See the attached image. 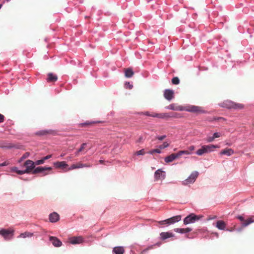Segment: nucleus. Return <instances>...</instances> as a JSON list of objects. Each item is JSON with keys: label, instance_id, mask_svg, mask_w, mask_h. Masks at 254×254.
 <instances>
[{"label": "nucleus", "instance_id": "f257e3e1", "mask_svg": "<svg viewBox=\"0 0 254 254\" xmlns=\"http://www.w3.org/2000/svg\"><path fill=\"white\" fill-rule=\"evenodd\" d=\"M220 106L228 109L242 110L245 108L243 104L227 100L219 104Z\"/></svg>", "mask_w": 254, "mask_h": 254}, {"label": "nucleus", "instance_id": "f03ea898", "mask_svg": "<svg viewBox=\"0 0 254 254\" xmlns=\"http://www.w3.org/2000/svg\"><path fill=\"white\" fill-rule=\"evenodd\" d=\"M219 146L217 145L209 144L206 145H203L201 148L199 149L196 152V154L199 156H202L205 153H208L214 151L215 148H219Z\"/></svg>", "mask_w": 254, "mask_h": 254}, {"label": "nucleus", "instance_id": "7ed1b4c3", "mask_svg": "<svg viewBox=\"0 0 254 254\" xmlns=\"http://www.w3.org/2000/svg\"><path fill=\"white\" fill-rule=\"evenodd\" d=\"M140 114L160 119H167L171 117V116H170L168 113H156L154 112L150 113L149 112H145L141 113Z\"/></svg>", "mask_w": 254, "mask_h": 254}, {"label": "nucleus", "instance_id": "20e7f679", "mask_svg": "<svg viewBox=\"0 0 254 254\" xmlns=\"http://www.w3.org/2000/svg\"><path fill=\"white\" fill-rule=\"evenodd\" d=\"M181 219V215H177L176 216L172 217L170 218L163 220L160 221L158 222L159 224L161 225H169L170 224H173L175 222H179Z\"/></svg>", "mask_w": 254, "mask_h": 254}, {"label": "nucleus", "instance_id": "39448f33", "mask_svg": "<svg viewBox=\"0 0 254 254\" xmlns=\"http://www.w3.org/2000/svg\"><path fill=\"white\" fill-rule=\"evenodd\" d=\"M202 217V216L201 215H196L193 213H191L190 215L187 216L184 220V223L185 225L188 224L189 223H194L195 221L199 220Z\"/></svg>", "mask_w": 254, "mask_h": 254}, {"label": "nucleus", "instance_id": "423d86ee", "mask_svg": "<svg viewBox=\"0 0 254 254\" xmlns=\"http://www.w3.org/2000/svg\"><path fill=\"white\" fill-rule=\"evenodd\" d=\"M198 175V173L197 172H193L188 179L183 182V185H188L193 183L195 182L196 179L197 178Z\"/></svg>", "mask_w": 254, "mask_h": 254}, {"label": "nucleus", "instance_id": "0eeeda50", "mask_svg": "<svg viewBox=\"0 0 254 254\" xmlns=\"http://www.w3.org/2000/svg\"><path fill=\"white\" fill-rule=\"evenodd\" d=\"M14 231L10 229H2L0 230V235L5 240L10 239L13 235Z\"/></svg>", "mask_w": 254, "mask_h": 254}, {"label": "nucleus", "instance_id": "6e6552de", "mask_svg": "<svg viewBox=\"0 0 254 254\" xmlns=\"http://www.w3.org/2000/svg\"><path fill=\"white\" fill-rule=\"evenodd\" d=\"M24 166L26 167L25 172L26 173H29L31 172L35 168L34 162L30 160H26L24 163Z\"/></svg>", "mask_w": 254, "mask_h": 254}, {"label": "nucleus", "instance_id": "1a4fd4ad", "mask_svg": "<svg viewBox=\"0 0 254 254\" xmlns=\"http://www.w3.org/2000/svg\"><path fill=\"white\" fill-rule=\"evenodd\" d=\"M186 111L195 113H204L205 111L198 106H190L187 107Z\"/></svg>", "mask_w": 254, "mask_h": 254}, {"label": "nucleus", "instance_id": "9d476101", "mask_svg": "<svg viewBox=\"0 0 254 254\" xmlns=\"http://www.w3.org/2000/svg\"><path fill=\"white\" fill-rule=\"evenodd\" d=\"M91 166L92 165L90 163L83 164L81 162H79L76 164H72L71 165V166L67 169V170H71L83 167H91Z\"/></svg>", "mask_w": 254, "mask_h": 254}, {"label": "nucleus", "instance_id": "9b49d317", "mask_svg": "<svg viewBox=\"0 0 254 254\" xmlns=\"http://www.w3.org/2000/svg\"><path fill=\"white\" fill-rule=\"evenodd\" d=\"M84 242V239L81 236L72 237L69 239V243L72 245L81 244Z\"/></svg>", "mask_w": 254, "mask_h": 254}, {"label": "nucleus", "instance_id": "f8f14e48", "mask_svg": "<svg viewBox=\"0 0 254 254\" xmlns=\"http://www.w3.org/2000/svg\"><path fill=\"white\" fill-rule=\"evenodd\" d=\"M52 170V167H38L36 168L33 170L32 174H36L38 173H41L43 172L46 171H51Z\"/></svg>", "mask_w": 254, "mask_h": 254}, {"label": "nucleus", "instance_id": "ddd939ff", "mask_svg": "<svg viewBox=\"0 0 254 254\" xmlns=\"http://www.w3.org/2000/svg\"><path fill=\"white\" fill-rule=\"evenodd\" d=\"M155 181L164 179L165 177V173L161 169H158L155 172L154 174Z\"/></svg>", "mask_w": 254, "mask_h": 254}, {"label": "nucleus", "instance_id": "4468645a", "mask_svg": "<svg viewBox=\"0 0 254 254\" xmlns=\"http://www.w3.org/2000/svg\"><path fill=\"white\" fill-rule=\"evenodd\" d=\"M174 92L172 90L166 89L164 92V96L168 101L171 100L174 98Z\"/></svg>", "mask_w": 254, "mask_h": 254}, {"label": "nucleus", "instance_id": "2eb2a0df", "mask_svg": "<svg viewBox=\"0 0 254 254\" xmlns=\"http://www.w3.org/2000/svg\"><path fill=\"white\" fill-rule=\"evenodd\" d=\"M49 240L55 247H59L62 245V242L56 237L50 236Z\"/></svg>", "mask_w": 254, "mask_h": 254}, {"label": "nucleus", "instance_id": "dca6fc26", "mask_svg": "<svg viewBox=\"0 0 254 254\" xmlns=\"http://www.w3.org/2000/svg\"><path fill=\"white\" fill-rule=\"evenodd\" d=\"M227 224L223 220H218L216 223L215 226L220 230H226Z\"/></svg>", "mask_w": 254, "mask_h": 254}, {"label": "nucleus", "instance_id": "f3484780", "mask_svg": "<svg viewBox=\"0 0 254 254\" xmlns=\"http://www.w3.org/2000/svg\"><path fill=\"white\" fill-rule=\"evenodd\" d=\"M179 158L178 153H173L170 155L167 156L165 158V161L166 163H169L173 161L177 158Z\"/></svg>", "mask_w": 254, "mask_h": 254}, {"label": "nucleus", "instance_id": "a211bd4d", "mask_svg": "<svg viewBox=\"0 0 254 254\" xmlns=\"http://www.w3.org/2000/svg\"><path fill=\"white\" fill-rule=\"evenodd\" d=\"M54 166L57 168L64 169L68 166V164L64 161H58L54 163Z\"/></svg>", "mask_w": 254, "mask_h": 254}, {"label": "nucleus", "instance_id": "6ab92c4d", "mask_svg": "<svg viewBox=\"0 0 254 254\" xmlns=\"http://www.w3.org/2000/svg\"><path fill=\"white\" fill-rule=\"evenodd\" d=\"M59 214L56 212H53L49 215V220L52 223L58 221L59 220Z\"/></svg>", "mask_w": 254, "mask_h": 254}, {"label": "nucleus", "instance_id": "aec40b11", "mask_svg": "<svg viewBox=\"0 0 254 254\" xmlns=\"http://www.w3.org/2000/svg\"><path fill=\"white\" fill-rule=\"evenodd\" d=\"M160 235L161 239L163 240L174 236V235L171 232H162Z\"/></svg>", "mask_w": 254, "mask_h": 254}, {"label": "nucleus", "instance_id": "412c9836", "mask_svg": "<svg viewBox=\"0 0 254 254\" xmlns=\"http://www.w3.org/2000/svg\"><path fill=\"white\" fill-rule=\"evenodd\" d=\"M114 254H124L125 249L123 247H116L113 250Z\"/></svg>", "mask_w": 254, "mask_h": 254}, {"label": "nucleus", "instance_id": "4be33fe9", "mask_svg": "<svg viewBox=\"0 0 254 254\" xmlns=\"http://www.w3.org/2000/svg\"><path fill=\"white\" fill-rule=\"evenodd\" d=\"M254 222V216H252L250 217L247 220H245L244 222L242 223V226L243 227H245Z\"/></svg>", "mask_w": 254, "mask_h": 254}, {"label": "nucleus", "instance_id": "5701e85b", "mask_svg": "<svg viewBox=\"0 0 254 254\" xmlns=\"http://www.w3.org/2000/svg\"><path fill=\"white\" fill-rule=\"evenodd\" d=\"M234 153V150L231 148H227L224 150H222L220 152V154L221 155H226L227 156H231V155L233 154Z\"/></svg>", "mask_w": 254, "mask_h": 254}, {"label": "nucleus", "instance_id": "b1692460", "mask_svg": "<svg viewBox=\"0 0 254 254\" xmlns=\"http://www.w3.org/2000/svg\"><path fill=\"white\" fill-rule=\"evenodd\" d=\"M47 76V81L48 82H55L58 79V76L52 73H48Z\"/></svg>", "mask_w": 254, "mask_h": 254}, {"label": "nucleus", "instance_id": "393cba45", "mask_svg": "<svg viewBox=\"0 0 254 254\" xmlns=\"http://www.w3.org/2000/svg\"><path fill=\"white\" fill-rule=\"evenodd\" d=\"M125 76L127 78H130L133 76L134 72L130 68H127L125 69Z\"/></svg>", "mask_w": 254, "mask_h": 254}, {"label": "nucleus", "instance_id": "a878e982", "mask_svg": "<svg viewBox=\"0 0 254 254\" xmlns=\"http://www.w3.org/2000/svg\"><path fill=\"white\" fill-rule=\"evenodd\" d=\"M53 131L52 130H42L38 131L36 133V134L38 135H46L47 134H52Z\"/></svg>", "mask_w": 254, "mask_h": 254}, {"label": "nucleus", "instance_id": "bb28decb", "mask_svg": "<svg viewBox=\"0 0 254 254\" xmlns=\"http://www.w3.org/2000/svg\"><path fill=\"white\" fill-rule=\"evenodd\" d=\"M33 236V233L29 232H25L24 233L20 234L19 236L18 237L19 238H26L27 237H31Z\"/></svg>", "mask_w": 254, "mask_h": 254}, {"label": "nucleus", "instance_id": "cd10ccee", "mask_svg": "<svg viewBox=\"0 0 254 254\" xmlns=\"http://www.w3.org/2000/svg\"><path fill=\"white\" fill-rule=\"evenodd\" d=\"M190 152L189 150H181L178 152L179 157H180L182 155L185 154V155H189L190 154Z\"/></svg>", "mask_w": 254, "mask_h": 254}, {"label": "nucleus", "instance_id": "c85d7f7f", "mask_svg": "<svg viewBox=\"0 0 254 254\" xmlns=\"http://www.w3.org/2000/svg\"><path fill=\"white\" fill-rule=\"evenodd\" d=\"M161 152V151L160 150L159 148L158 147V148L151 150L150 151H149L148 152V153H149L150 154H153L155 153H160Z\"/></svg>", "mask_w": 254, "mask_h": 254}, {"label": "nucleus", "instance_id": "c756f323", "mask_svg": "<svg viewBox=\"0 0 254 254\" xmlns=\"http://www.w3.org/2000/svg\"><path fill=\"white\" fill-rule=\"evenodd\" d=\"M169 146V144L167 142H164L162 145H160L158 146L160 150H161L162 149L165 148Z\"/></svg>", "mask_w": 254, "mask_h": 254}, {"label": "nucleus", "instance_id": "7c9ffc66", "mask_svg": "<svg viewBox=\"0 0 254 254\" xmlns=\"http://www.w3.org/2000/svg\"><path fill=\"white\" fill-rule=\"evenodd\" d=\"M172 82L173 84L177 85L179 84L180 80L178 77H175L172 78Z\"/></svg>", "mask_w": 254, "mask_h": 254}, {"label": "nucleus", "instance_id": "2f4dec72", "mask_svg": "<svg viewBox=\"0 0 254 254\" xmlns=\"http://www.w3.org/2000/svg\"><path fill=\"white\" fill-rule=\"evenodd\" d=\"M86 145L87 144L86 143H82L80 148L78 149V152H83L84 150Z\"/></svg>", "mask_w": 254, "mask_h": 254}, {"label": "nucleus", "instance_id": "473e14b6", "mask_svg": "<svg viewBox=\"0 0 254 254\" xmlns=\"http://www.w3.org/2000/svg\"><path fill=\"white\" fill-rule=\"evenodd\" d=\"M174 231L179 233H185L184 228H176L174 229Z\"/></svg>", "mask_w": 254, "mask_h": 254}, {"label": "nucleus", "instance_id": "72a5a7b5", "mask_svg": "<svg viewBox=\"0 0 254 254\" xmlns=\"http://www.w3.org/2000/svg\"><path fill=\"white\" fill-rule=\"evenodd\" d=\"M144 154H145V152L143 149H141L139 151H137L135 153V155H144Z\"/></svg>", "mask_w": 254, "mask_h": 254}, {"label": "nucleus", "instance_id": "f704fd0d", "mask_svg": "<svg viewBox=\"0 0 254 254\" xmlns=\"http://www.w3.org/2000/svg\"><path fill=\"white\" fill-rule=\"evenodd\" d=\"M30 155V153L29 152H25L23 155L21 157V160H23L24 159H26L27 158V157H28Z\"/></svg>", "mask_w": 254, "mask_h": 254}, {"label": "nucleus", "instance_id": "c9c22d12", "mask_svg": "<svg viewBox=\"0 0 254 254\" xmlns=\"http://www.w3.org/2000/svg\"><path fill=\"white\" fill-rule=\"evenodd\" d=\"M44 162L45 161H44L43 159L42 158V159L36 161L35 162V163H34L36 165H39L43 164L44 163Z\"/></svg>", "mask_w": 254, "mask_h": 254}, {"label": "nucleus", "instance_id": "e433bc0d", "mask_svg": "<svg viewBox=\"0 0 254 254\" xmlns=\"http://www.w3.org/2000/svg\"><path fill=\"white\" fill-rule=\"evenodd\" d=\"M167 109H170V110H177V108H176L175 107V105L174 104H170L167 107Z\"/></svg>", "mask_w": 254, "mask_h": 254}, {"label": "nucleus", "instance_id": "4c0bfd02", "mask_svg": "<svg viewBox=\"0 0 254 254\" xmlns=\"http://www.w3.org/2000/svg\"><path fill=\"white\" fill-rule=\"evenodd\" d=\"M94 122H86L82 124L81 125L82 127L83 126H90L94 124Z\"/></svg>", "mask_w": 254, "mask_h": 254}, {"label": "nucleus", "instance_id": "58836bf2", "mask_svg": "<svg viewBox=\"0 0 254 254\" xmlns=\"http://www.w3.org/2000/svg\"><path fill=\"white\" fill-rule=\"evenodd\" d=\"M213 135L215 139L216 138H218L220 137L222 135V134L220 132H215Z\"/></svg>", "mask_w": 254, "mask_h": 254}, {"label": "nucleus", "instance_id": "ea45409f", "mask_svg": "<svg viewBox=\"0 0 254 254\" xmlns=\"http://www.w3.org/2000/svg\"><path fill=\"white\" fill-rule=\"evenodd\" d=\"M215 139V138L214 137L213 135L212 136H210V137H208L207 138V142H212Z\"/></svg>", "mask_w": 254, "mask_h": 254}, {"label": "nucleus", "instance_id": "a19ab883", "mask_svg": "<svg viewBox=\"0 0 254 254\" xmlns=\"http://www.w3.org/2000/svg\"><path fill=\"white\" fill-rule=\"evenodd\" d=\"M214 120H218V121H226V119L223 117H218V118H214Z\"/></svg>", "mask_w": 254, "mask_h": 254}, {"label": "nucleus", "instance_id": "79ce46f5", "mask_svg": "<svg viewBox=\"0 0 254 254\" xmlns=\"http://www.w3.org/2000/svg\"><path fill=\"white\" fill-rule=\"evenodd\" d=\"M166 137V136L165 135L158 136L156 137V138L159 140H162L164 139H165Z\"/></svg>", "mask_w": 254, "mask_h": 254}, {"label": "nucleus", "instance_id": "37998d69", "mask_svg": "<svg viewBox=\"0 0 254 254\" xmlns=\"http://www.w3.org/2000/svg\"><path fill=\"white\" fill-rule=\"evenodd\" d=\"M125 86L126 88H128L129 89H131L133 87L132 85L130 84L129 82H127L125 84Z\"/></svg>", "mask_w": 254, "mask_h": 254}, {"label": "nucleus", "instance_id": "c03bdc74", "mask_svg": "<svg viewBox=\"0 0 254 254\" xmlns=\"http://www.w3.org/2000/svg\"><path fill=\"white\" fill-rule=\"evenodd\" d=\"M16 173L18 175H22V174L26 173V172H25V170H18Z\"/></svg>", "mask_w": 254, "mask_h": 254}, {"label": "nucleus", "instance_id": "a18cd8bd", "mask_svg": "<svg viewBox=\"0 0 254 254\" xmlns=\"http://www.w3.org/2000/svg\"><path fill=\"white\" fill-rule=\"evenodd\" d=\"M237 218H238L239 220H240V221H241V222L242 223L244 222V221H245V219H244V217H243V216H237Z\"/></svg>", "mask_w": 254, "mask_h": 254}, {"label": "nucleus", "instance_id": "49530a36", "mask_svg": "<svg viewBox=\"0 0 254 254\" xmlns=\"http://www.w3.org/2000/svg\"><path fill=\"white\" fill-rule=\"evenodd\" d=\"M4 117L3 115L0 114V123H2L4 122Z\"/></svg>", "mask_w": 254, "mask_h": 254}, {"label": "nucleus", "instance_id": "de8ad7c7", "mask_svg": "<svg viewBox=\"0 0 254 254\" xmlns=\"http://www.w3.org/2000/svg\"><path fill=\"white\" fill-rule=\"evenodd\" d=\"M52 157V155H47L46 156L44 157L43 158L44 161H45V160H47V159H50V158H51Z\"/></svg>", "mask_w": 254, "mask_h": 254}, {"label": "nucleus", "instance_id": "09e8293b", "mask_svg": "<svg viewBox=\"0 0 254 254\" xmlns=\"http://www.w3.org/2000/svg\"><path fill=\"white\" fill-rule=\"evenodd\" d=\"M8 165V163L6 161H5V162H3L2 163L0 164V167L5 166H7Z\"/></svg>", "mask_w": 254, "mask_h": 254}, {"label": "nucleus", "instance_id": "8fccbe9b", "mask_svg": "<svg viewBox=\"0 0 254 254\" xmlns=\"http://www.w3.org/2000/svg\"><path fill=\"white\" fill-rule=\"evenodd\" d=\"M194 149H195V147L193 145H191V146H190L189 147V150L190 151H193L194 150Z\"/></svg>", "mask_w": 254, "mask_h": 254}, {"label": "nucleus", "instance_id": "3c124183", "mask_svg": "<svg viewBox=\"0 0 254 254\" xmlns=\"http://www.w3.org/2000/svg\"><path fill=\"white\" fill-rule=\"evenodd\" d=\"M191 231V229L190 228H187L185 229V232L186 233L190 232Z\"/></svg>", "mask_w": 254, "mask_h": 254}, {"label": "nucleus", "instance_id": "603ef678", "mask_svg": "<svg viewBox=\"0 0 254 254\" xmlns=\"http://www.w3.org/2000/svg\"><path fill=\"white\" fill-rule=\"evenodd\" d=\"M18 170L17 168L15 167L11 168V171L13 172H16V173H17Z\"/></svg>", "mask_w": 254, "mask_h": 254}, {"label": "nucleus", "instance_id": "864d4df0", "mask_svg": "<svg viewBox=\"0 0 254 254\" xmlns=\"http://www.w3.org/2000/svg\"><path fill=\"white\" fill-rule=\"evenodd\" d=\"M226 231H230V232H232L234 230V228H231V229H226V230H225Z\"/></svg>", "mask_w": 254, "mask_h": 254}, {"label": "nucleus", "instance_id": "5fc2aeb1", "mask_svg": "<svg viewBox=\"0 0 254 254\" xmlns=\"http://www.w3.org/2000/svg\"><path fill=\"white\" fill-rule=\"evenodd\" d=\"M42 174V176H44L48 174V173H46L45 171L43 172V173H41Z\"/></svg>", "mask_w": 254, "mask_h": 254}, {"label": "nucleus", "instance_id": "6e6d98bb", "mask_svg": "<svg viewBox=\"0 0 254 254\" xmlns=\"http://www.w3.org/2000/svg\"><path fill=\"white\" fill-rule=\"evenodd\" d=\"M80 152H78V150L75 152V155L76 156H78L79 155V154Z\"/></svg>", "mask_w": 254, "mask_h": 254}, {"label": "nucleus", "instance_id": "4d7b16f0", "mask_svg": "<svg viewBox=\"0 0 254 254\" xmlns=\"http://www.w3.org/2000/svg\"><path fill=\"white\" fill-rule=\"evenodd\" d=\"M103 161H103V160H99V162H100V163H103Z\"/></svg>", "mask_w": 254, "mask_h": 254}, {"label": "nucleus", "instance_id": "13d9d810", "mask_svg": "<svg viewBox=\"0 0 254 254\" xmlns=\"http://www.w3.org/2000/svg\"><path fill=\"white\" fill-rule=\"evenodd\" d=\"M216 218V216H214V217H213V218H212V217H211V218H210L209 219H214V218Z\"/></svg>", "mask_w": 254, "mask_h": 254}, {"label": "nucleus", "instance_id": "bf43d9fd", "mask_svg": "<svg viewBox=\"0 0 254 254\" xmlns=\"http://www.w3.org/2000/svg\"><path fill=\"white\" fill-rule=\"evenodd\" d=\"M64 155H65L64 154L62 153V154L61 155V156L62 157H63L64 156Z\"/></svg>", "mask_w": 254, "mask_h": 254}, {"label": "nucleus", "instance_id": "052dcab7", "mask_svg": "<svg viewBox=\"0 0 254 254\" xmlns=\"http://www.w3.org/2000/svg\"><path fill=\"white\" fill-rule=\"evenodd\" d=\"M23 160H21V158L19 159V160L18 161V162L20 163Z\"/></svg>", "mask_w": 254, "mask_h": 254}, {"label": "nucleus", "instance_id": "680f3d73", "mask_svg": "<svg viewBox=\"0 0 254 254\" xmlns=\"http://www.w3.org/2000/svg\"><path fill=\"white\" fill-rule=\"evenodd\" d=\"M2 5V4H0V9L1 8Z\"/></svg>", "mask_w": 254, "mask_h": 254}, {"label": "nucleus", "instance_id": "e2e57ef3", "mask_svg": "<svg viewBox=\"0 0 254 254\" xmlns=\"http://www.w3.org/2000/svg\"><path fill=\"white\" fill-rule=\"evenodd\" d=\"M2 5V4H0V9L1 8Z\"/></svg>", "mask_w": 254, "mask_h": 254}, {"label": "nucleus", "instance_id": "0e129e2a", "mask_svg": "<svg viewBox=\"0 0 254 254\" xmlns=\"http://www.w3.org/2000/svg\"><path fill=\"white\" fill-rule=\"evenodd\" d=\"M216 236H217V237L218 236V233H216Z\"/></svg>", "mask_w": 254, "mask_h": 254}]
</instances>
